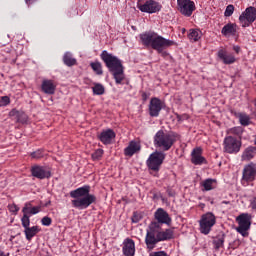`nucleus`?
Returning <instances> with one entry per match:
<instances>
[{"mask_svg":"<svg viewBox=\"0 0 256 256\" xmlns=\"http://www.w3.org/2000/svg\"><path fill=\"white\" fill-rule=\"evenodd\" d=\"M26 5H31L33 3V0H25Z\"/></svg>","mask_w":256,"mask_h":256,"instance_id":"3c124183","label":"nucleus"},{"mask_svg":"<svg viewBox=\"0 0 256 256\" xmlns=\"http://www.w3.org/2000/svg\"><path fill=\"white\" fill-rule=\"evenodd\" d=\"M137 7L142 13L149 14L159 13V11L163 9L161 3L157 2L156 0H147L144 3H138Z\"/></svg>","mask_w":256,"mask_h":256,"instance_id":"1a4fd4ad","label":"nucleus"},{"mask_svg":"<svg viewBox=\"0 0 256 256\" xmlns=\"http://www.w3.org/2000/svg\"><path fill=\"white\" fill-rule=\"evenodd\" d=\"M103 149H97L93 154H92V159L93 161H99L101 157H103Z\"/></svg>","mask_w":256,"mask_h":256,"instance_id":"e433bc0d","label":"nucleus"},{"mask_svg":"<svg viewBox=\"0 0 256 256\" xmlns=\"http://www.w3.org/2000/svg\"><path fill=\"white\" fill-rule=\"evenodd\" d=\"M92 91L94 95H105V86L101 83H94Z\"/></svg>","mask_w":256,"mask_h":256,"instance_id":"473e14b6","label":"nucleus"},{"mask_svg":"<svg viewBox=\"0 0 256 256\" xmlns=\"http://www.w3.org/2000/svg\"><path fill=\"white\" fill-rule=\"evenodd\" d=\"M200 187H202V191H213V189H217V180L208 178L200 183Z\"/></svg>","mask_w":256,"mask_h":256,"instance_id":"a878e982","label":"nucleus"},{"mask_svg":"<svg viewBox=\"0 0 256 256\" xmlns=\"http://www.w3.org/2000/svg\"><path fill=\"white\" fill-rule=\"evenodd\" d=\"M122 253L124 256H135V241L131 238H126L123 241Z\"/></svg>","mask_w":256,"mask_h":256,"instance_id":"6ab92c4d","label":"nucleus"},{"mask_svg":"<svg viewBox=\"0 0 256 256\" xmlns=\"http://www.w3.org/2000/svg\"><path fill=\"white\" fill-rule=\"evenodd\" d=\"M41 89L43 93L46 95H55V90L57 89V85L53 80H43Z\"/></svg>","mask_w":256,"mask_h":256,"instance_id":"4be33fe9","label":"nucleus"},{"mask_svg":"<svg viewBox=\"0 0 256 256\" xmlns=\"http://www.w3.org/2000/svg\"><path fill=\"white\" fill-rule=\"evenodd\" d=\"M90 67L96 75H103V65H101V62L95 61L90 63Z\"/></svg>","mask_w":256,"mask_h":256,"instance_id":"2f4dec72","label":"nucleus"},{"mask_svg":"<svg viewBox=\"0 0 256 256\" xmlns=\"http://www.w3.org/2000/svg\"><path fill=\"white\" fill-rule=\"evenodd\" d=\"M41 212V206H33L31 202H26L22 208L23 215L31 217V215H37Z\"/></svg>","mask_w":256,"mask_h":256,"instance_id":"5701e85b","label":"nucleus"},{"mask_svg":"<svg viewBox=\"0 0 256 256\" xmlns=\"http://www.w3.org/2000/svg\"><path fill=\"white\" fill-rule=\"evenodd\" d=\"M161 109H163V103L159 98H152L149 104V113L151 117H159V113H161Z\"/></svg>","mask_w":256,"mask_h":256,"instance_id":"dca6fc26","label":"nucleus"},{"mask_svg":"<svg viewBox=\"0 0 256 256\" xmlns=\"http://www.w3.org/2000/svg\"><path fill=\"white\" fill-rule=\"evenodd\" d=\"M27 121H28L27 114H25V112L23 111H20V114L18 115L16 123H27Z\"/></svg>","mask_w":256,"mask_h":256,"instance_id":"c9c22d12","label":"nucleus"},{"mask_svg":"<svg viewBox=\"0 0 256 256\" xmlns=\"http://www.w3.org/2000/svg\"><path fill=\"white\" fill-rule=\"evenodd\" d=\"M216 223L217 219L215 218V214L208 212L202 215L199 220L200 233L203 235H209V233H211V229H213Z\"/></svg>","mask_w":256,"mask_h":256,"instance_id":"423d86ee","label":"nucleus"},{"mask_svg":"<svg viewBox=\"0 0 256 256\" xmlns=\"http://www.w3.org/2000/svg\"><path fill=\"white\" fill-rule=\"evenodd\" d=\"M238 30L236 23H228L222 28L221 33L224 37H237Z\"/></svg>","mask_w":256,"mask_h":256,"instance_id":"412c9836","label":"nucleus"},{"mask_svg":"<svg viewBox=\"0 0 256 256\" xmlns=\"http://www.w3.org/2000/svg\"><path fill=\"white\" fill-rule=\"evenodd\" d=\"M255 155H256V147L249 146L242 153L241 159L242 161H251V159H253Z\"/></svg>","mask_w":256,"mask_h":256,"instance_id":"cd10ccee","label":"nucleus"},{"mask_svg":"<svg viewBox=\"0 0 256 256\" xmlns=\"http://www.w3.org/2000/svg\"><path fill=\"white\" fill-rule=\"evenodd\" d=\"M217 55L224 65H233L236 61L235 55H233V53H228L225 49H220Z\"/></svg>","mask_w":256,"mask_h":256,"instance_id":"aec40b11","label":"nucleus"},{"mask_svg":"<svg viewBox=\"0 0 256 256\" xmlns=\"http://www.w3.org/2000/svg\"><path fill=\"white\" fill-rule=\"evenodd\" d=\"M230 133L232 135H242L243 134V128H241V127H234L232 129H230Z\"/></svg>","mask_w":256,"mask_h":256,"instance_id":"37998d69","label":"nucleus"},{"mask_svg":"<svg viewBox=\"0 0 256 256\" xmlns=\"http://www.w3.org/2000/svg\"><path fill=\"white\" fill-rule=\"evenodd\" d=\"M110 73H112L116 85H123V81H125V72L123 70V66H120V68L116 70H112Z\"/></svg>","mask_w":256,"mask_h":256,"instance_id":"393cba45","label":"nucleus"},{"mask_svg":"<svg viewBox=\"0 0 256 256\" xmlns=\"http://www.w3.org/2000/svg\"><path fill=\"white\" fill-rule=\"evenodd\" d=\"M140 39L145 47H152V49H154V51H157V53H159V55H162V57H169V52L165 51V49H168V47H173V45H175V41L165 39L163 38V36H160L155 32H145L140 35Z\"/></svg>","mask_w":256,"mask_h":256,"instance_id":"f257e3e1","label":"nucleus"},{"mask_svg":"<svg viewBox=\"0 0 256 256\" xmlns=\"http://www.w3.org/2000/svg\"><path fill=\"white\" fill-rule=\"evenodd\" d=\"M176 119L179 122L187 121V119H189V114H182V115L177 114Z\"/></svg>","mask_w":256,"mask_h":256,"instance_id":"c03bdc74","label":"nucleus"},{"mask_svg":"<svg viewBox=\"0 0 256 256\" xmlns=\"http://www.w3.org/2000/svg\"><path fill=\"white\" fill-rule=\"evenodd\" d=\"M139 221H141V216L137 212H134L132 216V223H139Z\"/></svg>","mask_w":256,"mask_h":256,"instance_id":"49530a36","label":"nucleus"},{"mask_svg":"<svg viewBox=\"0 0 256 256\" xmlns=\"http://www.w3.org/2000/svg\"><path fill=\"white\" fill-rule=\"evenodd\" d=\"M141 151V145L135 141H131L129 145L124 149V155L126 157H133L135 153Z\"/></svg>","mask_w":256,"mask_h":256,"instance_id":"b1692460","label":"nucleus"},{"mask_svg":"<svg viewBox=\"0 0 256 256\" xmlns=\"http://www.w3.org/2000/svg\"><path fill=\"white\" fill-rule=\"evenodd\" d=\"M225 243V234H218L214 239H213V245L215 249H221Z\"/></svg>","mask_w":256,"mask_h":256,"instance_id":"c756f323","label":"nucleus"},{"mask_svg":"<svg viewBox=\"0 0 256 256\" xmlns=\"http://www.w3.org/2000/svg\"><path fill=\"white\" fill-rule=\"evenodd\" d=\"M238 227L236 228L237 233H240L242 237H247L249 233L247 232L251 229V223L253 221V216L249 213H242L237 218Z\"/></svg>","mask_w":256,"mask_h":256,"instance_id":"39448f33","label":"nucleus"},{"mask_svg":"<svg viewBox=\"0 0 256 256\" xmlns=\"http://www.w3.org/2000/svg\"><path fill=\"white\" fill-rule=\"evenodd\" d=\"M203 37V32L199 29H190L188 31V39L190 43H197V41H201Z\"/></svg>","mask_w":256,"mask_h":256,"instance_id":"bb28decb","label":"nucleus"},{"mask_svg":"<svg viewBox=\"0 0 256 256\" xmlns=\"http://www.w3.org/2000/svg\"><path fill=\"white\" fill-rule=\"evenodd\" d=\"M100 57L110 72L123 67L121 60H119V58L116 56H113V54L107 52V50L102 51Z\"/></svg>","mask_w":256,"mask_h":256,"instance_id":"6e6552de","label":"nucleus"},{"mask_svg":"<svg viewBox=\"0 0 256 256\" xmlns=\"http://www.w3.org/2000/svg\"><path fill=\"white\" fill-rule=\"evenodd\" d=\"M149 256H169L165 251L152 252Z\"/></svg>","mask_w":256,"mask_h":256,"instance_id":"de8ad7c7","label":"nucleus"},{"mask_svg":"<svg viewBox=\"0 0 256 256\" xmlns=\"http://www.w3.org/2000/svg\"><path fill=\"white\" fill-rule=\"evenodd\" d=\"M31 157L32 159H42V157H45V152L43 150H37L31 153Z\"/></svg>","mask_w":256,"mask_h":256,"instance_id":"58836bf2","label":"nucleus"},{"mask_svg":"<svg viewBox=\"0 0 256 256\" xmlns=\"http://www.w3.org/2000/svg\"><path fill=\"white\" fill-rule=\"evenodd\" d=\"M31 175L36 179H49L51 177V171L47 169V167L34 165L31 167Z\"/></svg>","mask_w":256,"mask_h":256,"instance_id":"4468645a","label":"nucleus"},{"mask_svg":"<svg viewBox=\"0 0 256 256\" xmlns=\"http://www.w3.org/2000/svg\"><path fill=\"white\" fill-rule=\"evenodd\" d=\"M239 118V122L241 125H243L244 127H247V125H250L251 124V117H249V115L247 114H239L238 116Z\"/></svg>","mask_w":256,"mask_h":256,"instance_id":"72a5a7b5","label":"nucleus"},{"mask_svg":"<svg viewBox=\"0 0 256 256\" xmlns=\"http://www.w3.org/2000/svg\"><path fill=\"white\" fill-rule=\"evenodd\" d=\"M177 9L184 17H191L197 8L192 0H177Z\"/></svg>","mask_w":256,"mask_h":256,"instance_id":"f8f14e48","label":"nucleus"},{"mask_svg":"<svg viewBox=\"0 0 256 256\" xmlns=\"http://www.w3.org/2000/svg\"><path fill=\"white\" fill-rule=\"evenodd\" d=\"M256 179V164L250 162L246 164L242 169L241 185L247 187L250 183H253Z\"/></svg>","mask_w":256,"mask_h":256,"instance_id":"0eeeda50","label":"nucleus"},{"mask_svg":"<svg viewBox=\"0 0 256 256\" xmlns=\"http://www.w3.org/2000/svg\"><path fill=\"white\" fill-rule=\"evenodd\" d=\"M142 98L144 99V101H147V93L144 92V93L142 94Z\"/></svg>","mask_w":256,"mask_h":256,"instance_id":"603ef678","label":"nucleus"},{"mask_svg":"<svg viewBox=\"0 0 256 256\" xmlns=\"http://www.w3.org/2000/svg\"><path fill=\"white\" fill-rule=\"evenodd\" d=\"M224 151L226 153H239L241 151V142L231 136L226 137L224 140Z\"/></svg>","mask_w":256,"mask_h":256,"instance_id":"ddd939ff","label":"nucleus"},{"mask_svg":"<svg viewBox=\"0 0 256 256\" xmlns=\"http://www.w3.org/2000/svg\"><path fill=\"white\" fill-rule=\"evenodd\" d=\"M177 142V134L159 130L154 136V145L161 151H169Z\"/></svg>","mask_w":256,"mask_h":256,"instance_id":"20e7f679","label":"nucleus"},{"mask_svg":"<svg viewBox=\"0 0 256 256\" xmlns=\"http://www.w3.org/2000/svg\"><path fill=\"white\" fill-rule=\"evenodd\" d=\"M0 256H9V253H5L3 250H0Z\"/></svg>","mask_w":256,"mask_h":256,"instance_id":"8fccbe9b","label":"nucleus"},{"mask_svg":"<svg viewBox=\"0 0 256 256\" xmlns=\"http://www.w3.org/2000/svg\"><path fill=\"white\" fill-rule=\"evenodd\" d=\"M40 231L41 228H39V226L25 228L24 233L26 235L27 241H31V239H33V237H35V235H37V233H39Z\"/></svg>","mask_w":256,"mask_h":256,"instance_id":"c85d7f7f","label":"nucleus"},{"mask_svg":"<svg viewBox=\"0 0 256 256\" xmlns=\"http://www.w3.org/2000/svg\"><path fill=\"white\" fill-rule=\"evenodd\" d=\"M231 202L229 201H222V205H229Z\"/></svg>","mask_w":256,"mask_h":256,"instance_id":"864d4df0","label":"nucleus"},{"mask_svg":"<svg viewBox=\"0 0 256 256\" xmlns=\"http://www.w3.org/2000/svg\"><path fill=\"white\" fill-rule=\"evenodd\" d=\"M154 217L158 223L171 225V216H169V213H167V211H165L163 208H158L154 214Z\"/></svg>","mask_w":256,"mask_h":256,"instance_id":"a211bd4d","label":"nucleus"},{"mask_svg":"<svg viewBox=\"0 0 256 256\" xmlns=\"http://www.w3.org/2000/svg\"><path fill=\"white\" fill-rule=\"evenodd\" d=\"M234 11H235V6H233L231 4L228 5L224 12L225 17H231V15H233Z\"/></svg>","mask_w":256,"mask_h":256,"instance_id":"ea45409f","label":"nucleus"},{"mask_svg":"<svg viewBox=\"0 0 256 256\" xmlns=\"http://www.w3.org/2000/svg\"><path fill=\"white\" fill-rule=\"evenodd\" d=\"M256 19V8L248 7L246 10L239 16V22L242 27H249L252 23H255Z\"/></svg>","mask_w":256,"mask_h":256,"instance_id":"9b49d317","label":"nucleus"},{"mask_svg":"<svg viewBox=\"0 0 256 256\" xmlns=\"http://www.w3.org/2000/svg\"><path fill=\"white\" fill-rule=\"evenodd\" d=\"M163 161H165V153L156 151L150 155L147 160V166L152 171H159Z\"/></svg>","mask_w":256,"mask_h":256,"instance_id":"9d476101","label":"nucleus"},{"mask_svg":"<svg viewBox=\"0 0 256 256\" xmlns=\"http://www.w3.org/2000/svg\"><path fill=\"white\" fill-rule=\"evenodd\" d=\"M11 103V98L9 96H2L0 98V107H7Z\"/></svg>","mask_w":256,"mask_h":256,"instance_id":"4c0bfd02","label":"nucleus"},{"mask_svg":"<svg viewBox=\"0 0 256 256\" xmlns=\"http://www.w3.org/2000/svg\"><path fill=\"white\" fill-rule=\"evenodd\" d=\"M41 223L44 227H49L53 223V220L49 216H45L42 218Z\"/></svg>","mask_w":256,"mask_h":256,"instance_id":"79ce46f5","label":"nucleus"},{"mask_svg":"<svg viewBox=\"0 0 256 256\" xmlns=\"http://www.w3.org/2000/svg\"><path fill=\"white\" fill-rule=\"evenodd\" d=\"M21 223H22V227H24V229L29 228V225H31L30 216L23 214V216L21 218Z\"/></svg>","mask_w":256,"mask_h":256,"instance_id":"f704fd0d","label":"nucleus"},{"mask_svg":"<svg viewBox=\"0 0 256 256\" xmlns=\"http://www.w3.org/2000/svg\"><path fill=\"white\" fill-rule=\"evenodd\" d=\"M72 200V206L75 209H87L93 203H97V196L91 194V186L84 185L70 192Z\"/></svg>","mask_w":256,"mask_h":256,"instance_id":"f03ea898","label":"nucleus"},{"mask_svg":"<svg viewBox=\"0 0 256 256\" xmlns=\"http://www.w3.org/2000/svg\"><path fill=\"white\" fill-rule=\"evenodd\" d=\"M173 235H175L173 229L159 231L157 229V223H152L149 227V230H147L145 243L147 245V248L152 250L155 249V245H157V243L173 239Z\"/></svg>","mask_w":256,"mask_h":256,"instance_id":"7ed1b4c3","label":"nucleus"},{"mask_svg":"<svg viewBox=\"0 0 256 256\" xmlns=\"http://www.w3.org/2000/svg\"><path fill=\"white\" fill-rule=\"evenodd\" d=\"M191 163H193V165H203V163H207V160L203 157V149L201 147L192 150Z\"/></svg>","mask_w":256,"mask_h":256,"instance_id":"f3484780","label":"nucleus"},{"mask_svg":"<svg viewBox=\"0 0 256 256\" xmlns=\"http://www.w3.org/2000/svg\"><path fill=\"white\" fill-rule=\"evenodd\" d=\"M233 51H235V53H236L237 55H239V53H241V47H239V46H233Z\"/></svg>","mask_w":256,"mask_h":256,"instance_id":"09e8293b","label":"nucleus"},{"mask_svg":"<svg viewBox=\"0 0 256 256\" xmlns=\"http://www.w3.org/2000/svg\"><path fill=\"white\" fill-rule=\"evenodd\" d=\"M63 61L67 67H73V65H77V59L73 58V55H71L69 52L64 54Z\"/></svg>","mask_w":256,"mask_h":256,"instance_id":"7c9ffc66","label":"nucleus"},{"mask_svg":"<svg viewBox=\"0 0 256 256\" xmlns=\"http://www.w3.org/2000/svg\"><path fill=\"white\" fill-rule=\"evenodd\" d=\"M8 209L10 213H17L19 211V206H17L16 204H10L8 205Z\"/></svg>","mask_w":256,"mask_h":256,"instance_id":"a18cd8bd","label":"nucleus"},{"mask_svg":"<svg viewBox=\"0 0 256 256\" xmlns=\"http://www.w3.org/2000/svg\"><path fill=\"white\" fill-rule=\"evenodd\" d=\"M20 113H21V111H19L17 109H12L9 112V117H11V119H13L14 121H17V119L19 118Z\"/></svg>","mask_w":256,"mask_h":256,"instance_id":"a19ab883","label":"nucleus"},{"mask_svg":"<svg viewBox=\"0 0 256 256\" xmlns=\"http://www.w3.org/2000/svg\"><path fill=\"white\" fill-rule=\"evenodd\" d=\"M115 137L116 134L115 131H113V129L102 130L98 134V139L99 141H101V143H103V145H111L115 140Z\"/></svg>","mask_w":256,"mask_h":256,"instance_id":"2eb2a0df","label":"nucleus"}]
</instances>
